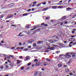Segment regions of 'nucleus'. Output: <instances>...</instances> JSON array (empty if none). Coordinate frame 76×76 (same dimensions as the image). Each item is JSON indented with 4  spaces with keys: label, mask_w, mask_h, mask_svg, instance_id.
<instances>
[{
    "label": "nucleus",
    "mask_w": 76,
    "mask_h": 76,
    "mask_svg": "<svg viewBox=\"0 0 76 76\" xmlns=\"http://www.w3.org/2000/svg\"><path fill=\"white\" fill-rule=\"evenodd\" d=\"M58 37L59 38H61V36L60 34H58Z\"/></svg>",
    "instance_id": "28"
},
{
    "label": "nucleus",
    "mask_w": 76,
    "mask_h": 76,
    "mask_svg": "<svg viewBox=\"0 0 76 76\" xmlns=\"http://www.w3.org/2000/svg\"><path fill=\"white\" fill-rule=\"evenodd\" d=\"M10 57H12V58H13V57H14V56L13 55H10Z\"/></svg>",
    "instance_id": "33"
},
{
    "label": "nucleus",
    "mask_w": 76,
    "mask_h": 76,
    "mask_svg": "<svg viewBox=\"0 0 76 76\" xmlns=\"http://www.w3.org/2000/svg\"><path fill=\"white\" fill-rule=\"evenodd\" d=\"M67 65H64V68H66V67H67Z\"/></svg>",
    "instance_id": "29"
},
{
    "label": "nucleus",
    "mask_w": 76,
    "mask_h": 76,
    "mask_svg": "<svg viewBox=\"0 0 76 76\" xmlns=\"http://www.w3.org/2000/svg\"><path fill=\"white\" fill-rule=\"evenodd\" d=\"M49 42L52 44L53 43H54V42H56V40H50L48 41Z\"/></svg>",
    "instance_id": "2"
},
{
    "label": "nucleus",
    "mask_w": 76,
    "mask_h": 76,
    "mask_svg": "<svg viewBox=\"0 0 76 76\" xmlns=\"http://www.w3.org/2000/svg\"><path fill=\"white\" fill-rule=\"evenodd\" d=\"M69 69H65V72H67V73H68L69 72Z\"/></svg>",
    "instance_id": "20"
},
{
    "label": "nucleus",
    "mask_w": 76,
    "mask_h": 76,
    "mask_svg": "<svg viewBox=\"0 0 76 76\" xmlns=\"http://www.w3.org/2000/svg\"><path fill=\"white\" fill-rule=\"evenodd\" d=\"M69 75H73V73H70Z\"/></svg>",
    "instance_id": "55"
},
{
    "label": "nucleus",
    "mask_w": 76,
    "mask_h": 76,
    "mask_svg": "<svg viewBox=\"0 0 76 76\" xmlns=\"http://www.w3.org/2000/svg\"><path fill=\"white\" fill-rule=\"evenodd\" d=\"M37 4V2H36V1L33 2V4Z\"/></svg>",
    "instance_id": "52"
},
{
    "label": "nucleus",
    "mask_w": 76,
    "mask_h": 76,
    "mask_svg": "<svg viewBox=\"0 0 76 76\" xmlns=\"http://www.w3.org/2000/svg\"><path fill=\"white\" fill-rule=\"evenodd\" d=\"M17 64H19L20 63V61H19V60H17Z\"/></svg>",
    "instance_id": "24"
},
{
    "label": "nucleus",
    "mask_w": 76,
    "mask_h": 76,
    "mask_svg": "<svg viewBox=\"0 0 76 76\" xmlns=\"http://www.w3.org/2000/svg\"><path fill=\"white\" fill-rule=\"evenodd\" d=\"M64 24V23H60V25H61V26L62 25H63Z\"/></svg>",
    "instance_id": "51"
},
{
    "label": "nucleus",
    "mask_w": 76,
    "mask_h": 76,
    "mask_svg": "<svg viewBox=\"0 0 76 76\" xmlns=\"http://www.w3.org/2000/svg\"><path fill=\"white\" fill-rule=\"evenodd\" d=\"M27 15H28V14H27V13H25V14H23V16H27Z\"/></svg>",
    "instance_id": "30"
},
{
    "label": "nucleus",
    "mask_w": 76,
    "mask_h": 76,
    "mask_svg": "<svg viewBox=\"0 0 76 76\" xmlns=\"http://www.w3.org/2000/svg\"><path fill=\"white\" fill-rule=\"evenodd\" d=\"M48 25L47 24H44V26H47Z\"/></svg>",
    "instance_id": "47"
},
{
    "label": "nucleus",
    "mask_w": 76,
    "mask_h": 76,
    "mask_svg": "<svg viewBox=\"0 0 76 76\" xmlns=\"http://www.w3.org/2000/svg\"><path fill=\"white\" fill-rule=\"evenodd\" d=\"M31 10L32 11H34V8H32L31 9Z\"/></svg>",
    "instance_id": "62"
},
{
    "label": "nucleus",
    "mask_w": 76,
    "mask_h": 76,
    "mask_svg": "<svg viewBox=\"0 0 76 76\" xmlns=\"http://www.w3.org/2000/svg\"><path fill=\"white\" fill-rule=\"evenodd\" d=\"M23 36H25V35L23 34L20 35V37H23Z\"/></svg>",
    "instance_id": "41"
},
{
    "label": "nucleus",
    "mask_w": 76,
    "mask_h": 76,
    "mask_svg": "<svg viewBox=\"0 0 76 76\" xmlns=\"http://www.w3.org/2000/svg\"><path fill=\"white\" fill-rule=\"evenodd\" d=\"M60 53V51H56V53L57 54H58V53Z\"/></svg>",
    "instance_id": "44"
},
{
    "label": "nucleus",
    "mask_w": 76,
    "mask_h": 76,
    "mask_svg": "<svg viewBox=\"0 0 76 76\" xmlns=\"http://www.w3.org/2000/svg\"><path fill=\"white\" fill-rule=\"evenodd\" d=\"M67 10H71V8H70L68 7V8H67Z\"/></svg>",
    "instance_id": "40"
},
{
    "label": "nucleus",
    "mask_w": 76,
    "mask_h": 76,
    "mask_svg": "<svg viewBox=\"0 0 76 76\" xmlns=\"http://www.w3.org/2000/svg\"><path fill=\"white\" fill-rule=\"evenodd\" d=\"M42 4H46V2H45V3L43 2Z\"/></svg>",
    "instance_id": "63"
},
{
    "label": "nucleus",
    "mask_w": 76,
    "mask_h": 76,
    "mask_svg": "<svg viewBox=\"0 0 76 76\" xmlns=\"http://www.w3.org/2000/svg\"><path fill=\"white\" fill-rule=\"evenodd\" d=\"M35 40H34V39H31L29 41V43H32V42H34Z\"/></svg>",
    "instance_id": "9"
},
{
    "label": "nucleus",
    "mask_w": 76,
    "mask_h": 76,
    "mask_svg": "<svg viewBox=\"0 0 76 76\" xmlns=\"http://www.w3.org/2000/svg\"><path fill=\"white\" fill-rule=\"evenodd\" d=\"M50 48V50H52L53 49V47H51Z\"/></svg>",
    "instance_id": "61"
},
{
    "label": "nucleus",
    "mask_w": 76,
    "mask_h": 76,
    "mask_svg": "<svg viewBox=\"0 0 76 76\" xmlns=\"http://www.w3.org/2000/svg\"><path fill=\"white\" fill-rule=\"evenodd\" d=\"M36 29H37V28L35 27V26L33 28H32L31 29V31H34V30H35Z\"/></svg>",
    "instance_id": "21"
},
{
    "label": "nucleus",
    "mask_w": 76,
    "mask_h": 76,
    "mask_svg": "<svg viewBox=\"0 0 76 76\" xmlns=\"http://www.w3.org/2000/svg\"><path fill=\"white\" fill-rule=\"evenodd\" d=\"M31 10V9H29L27 10L28 12H30Z\"/></svg>",
    "instance_id": "38"
},
{
    "label": "nucleus",
    "mask_w": 76,
    "mask_h": 76,
    "mask_svg": "<svg viewBox=\"0 0 76 76\" xmlns=\"http://www.w3.org/2000/svg\"><path fill=\"white\" fill-rule=\"evenodd\" d=\"M76 29H73V31H76Z\"/></svg>",
    "instance_id": "64"
},
{
    "label": "nucleus",
    "mask_w": 76,
    "mask_h": 76,
    "mask_svg": "<svg viewBox=\"0 0 76 76\" xmlns=\"http://www.w3.org/2000/svg\"><path fill=\"white\" fill-rule=\"evenodd\" d=\"M30 59V57L29 56H26L24 59L25 61H27V60H29Z\"/></svg>",
    "instance_id": "6"
},
{
    "label": "nucleus",
    "mask_w": 76,
    "mask_h": 76,
    "mask_svg": "<svg viewBox=\"0 0 76 76\" xmlns=\"http://www.w3.org/2000/svg\"><path fill=\"white\" fill-rule=\"evenodd\" d=\"M24 69V67L23 66L22 67H21V70H23Z\"/></svg>",
    "instance_id": "32"
},
{
    "label": "nucleus",
    "mask_w": 76,
    "mask_h": 76,
    "mask_svg": "<svg viewBox=\"0 0 76 76\" xmlns=\"http://www.w3.org/2000/svg\"><path fill=\"white\" fill-rule=\"evenodd\" d=\"M50 50H46L45 51V53H47Z\"/></svg>",
    "instance_id": "31"
},
{
    "label": "nucleus",
    "mask_w": 76,
    "mask_h": 76,
    "mask_svg": "<svg viewBox=\"0 0 76 76\" xmlns=\"http://www.w3.org/2000/svg\"><path fill=\"white\" fill-rule=\"evenodd\" d=\"M40 64H41V63L39 62H37L36 63V65L37 66H40Z\"/></svg>",
    "instance_id": "10"
},
{
    "label": "nucleus",
    "mask_w": 76,
    "mask_h": 76,
    "mask_svg": "<svg viewBox=\"0 0 76 76\" xmlns=\"http://www.w3.org/2000/svg\"><path fill=\"white\" fill-rule=\"evenodd\" d=\"M72 34H74V33H75V31H74L73 30L72 31Z\"/></svg>",
    "instance_id": "43"
},
{
    "label": "nucleus",
    "mask_w": 76,
    "mask_h": 76,
    "mask_svg": "<svg viewBox=\"0 0 76 76\" xmlns=\"http://www.w3.org/2000/svg\"><path fill=\"white\" fill-rule=\"evenodd\" d=\"M42 42L43 43V42L42 41V42L40 41H39L37 42V44H42Z\"/></svg>",
    "instance_id": "15"
},
{
    "label": "nucleus",
    "mask_w": 76,
    "mask_h": 76,
    "mask_svg": "<svg viewBox=\"0 0 76 76\" xmlns=\"http://www.w3.org/2000/svg\"><path fill=\"white\" fill-rule=\"evenodd\" d=\"M73 45H76V42H74L73 43Z\"/></svg>",
    "instance_id": "50"
},
{
    "label": "nucleus",
    "mask_w": 76,
    "mask_h": 76,
    "mask_svg": "<svg viewBox=\"0 0 76 76\" xmlns=\"http://www.w3.org/2000/svg\"><path fill=\"white\" fill-rule=\"evenodd\" d=\"M10 22V20H7L6 21V22L7 23V22Z\"/></svg>",
    "instance_id": "58"
},
{
    "label": "nucleus",
    "mask_w": 76,
    "mask_h": 76,
    "mask_svg": "<svg viewBox=\"0 0 76 76\" xmlns=\"http://www.w3.org/2000/svg\"><path fill=\"white\" fill-rule=\"evenodd\" d=\"M3 55L4 57H6V56H7V55H6L5 54H3Z\"/></svg>",
    "instance_id": "49"
},
{
    "label": "nucleus",
    "mask_w": 76,
    "mask_h": 76,
    "mask_svg": "<svg viewBox=\"0 0 76 76\" xmlns=\"http://www.w3.org/2000/svg\"><path fill=\"white\" fill-rule=\"evenodd\" d=\"M4 16V15H0V19H1L2 18H3Z\"/></svg>",
    "instance_id": "22"
},
{
    "label": "nucleus",
    "mask_w": 76,
    "mask_h": 76,
    "mask_svg": "<svg viewBox=\"0 0 76 76\" xmlns=\"http://www.w3.org/2000/svg\"><path fill=\"white\" fill-rule=\"evenodd\" d=\"M44 66H46V65H47V64H46L45 63H44L43 64Z\"/></svg>",
    "instance_id": "56"
},
{
    "label": "nucleus",
    "mask_w": 76,
    "mask_h": 76,
    "mask_svg": "<svg viewBox=\"0 0 76 76\" xmlns=\"http://www.w3.org/2000/svg\"><path fill=\"white\" fill-rule=\"evenodd\" d=\"M65 57H66V58H69V57H72V56L70 55H69V53L67 52L66 54L65 55H64Z\"/></svg>",
    "instance_id": "1"
},
{
    "label": "nucleus",
    "mask_w": 76,
    "mask_h": 76,
    "mask_svg": "<svg viewBox=\"0 0 76 76\" xmlns=\"http://www.w3.org/2000/svg\"><path fill=\"white\" fill-rule=\"evenodd\" d=\"M22 50H23V51H28V49L26 48V49H23Z\"/></svg>",
    "instance_id": "14"
},
{
    "label": "nucleus",
    "mask_w": 76,
    "mask_h": 76,
    "mask_svg": "<svg viewBox=\"0 0 76 76\" xmlns=\"http://www.w3.org/2000/svg\"><path fill=\"white\" fill-rule=\"evenodd\" d=\"M71 38H75V36H71Z\"/></svg>",
    "instance_id": "59"
},
{
    "label": "nucleus",
    "mask_w": 76,
    "mask_h": 76,
    "mask_svg": "<svg viewBox=\"0 0 76 76\" xmlns=\"http://www.w3.org/2000/svg\"><path fill=\"white\" fill-rule=\"evenodd\" d=\"M13 16V15H8L7 16L6 19H9V18H12Z\"/></svg>",
    "instance_id": "4"
},
{
    "label": "nucleus",
    "mask_w": 76,
    "mask_h": 76,
    "mask_svg": "<svg viewBox=\"0 0 76 76\" xmlns=\"http://www.w3.org/2000/svg\"><path fill=\"white\" fill-rule=\"evenodd\" d=\"M73 43V42H69V44H72Z\"/></svg>",
    "instance_id": "45"
},
{
    "label": "nucleus",
    "mask_w": 76,
    "mask_h": 76,
    "mask_svg": "<svg viewBox=\"0 0 76 76\" xmlns=\"http://www.w3.org/2000/svg\"><path fill=\"white\" fill-rule=\"evenodd\" d=\"M59 45H60V46H63L64 45V44H63L62 43H59L58 44Z\"/></svg>",
    "instance_id": "23"
},
{
    "label": "nucleus",
    "mask_w": 76,
    "mask_h": 76,
    "mask_svg": "<svg viewBox=\"0 0 76 76\" xmlns=\"http://www.w3.org/2000/svg\"><path fill=\"white\" fill-rule=\"evenodd\" d=\"M19 45H22V43H21V42H20L19 43Z\"/></svg>",
    "instance_id": "54"
},
{
    "label": "nucleus",
    "mask_w": 76,
    "mask_h": 76,
    "mask_svg": "<svg viewBox=\"0 0 76 76\" xmlns=\"http://www.w3.org/2000/svg\"><path fill=\"white\" fill-rule=\"evenodd\" d=\"M8 6H10V7H12V6H15V4L14 3H11L8 4Z\"/></svg>",
    "instance_id": "8"
},
{
    "label": "nucleus",
    "mask_w": 76,
    "mask_h": 76,
    "mask_svg": "<svg viewBox=\"0 0 76 76\" xmlns=\"http://www.w3.org/2000/svg\"><path fill=\"white\" fill-rule=\"evenodd\" d=\"M18 58H23V57H22V56H20L18 57Z\"/></svg>",
    "instance_id": "37"
},
{
    "label": "nucleus",
    "mask_w": 76,
    "mask_h": 76,
    "mask_svg": "<svg viewBox=\"0 0 76 76\" xmlns=\"http://www.w3.org/2000/svg\"><path fill=\"white\" fill-rule=\"evenodd\" d=\"M70 54H71V55H72V57H75V56H76V53H73V52H71L69 53Z\"/></svg>",
    "instance_id": "5"
},
{
    "label": "nucleus",
    "mask_w": 76,
    "mask_h": 76,
    "mask_svg": "<svg viewBox=\"0 0 76 76\" xmlns=\"http://www.w3.org/2000/svg\"><path fill=\"white\" fill-rule=\"evenodd\" d=\"M57 7V6H52V9H56Z\"/></svg>",
    "instance_id": "19"
},
{
    "label": "nucleus",
    "mask_w": 76,
    "mask_h": 76,
    "mask_svg": "<svg viewBox=\"0 0 76 76\" xmlns=\"http://www.w3.org/2000/svg\"><path fill=\"white\" fill-rule=\"evenodd\" d=\"M11 49H15V48L14 47H12L11 48Z\"/></svg>",
    "instance_id": "57"
},
{
    "label": "nucleus",
    "mask_w": 76,
    "mask_h": 76,
    "mask_svg": "<svg viewBox=\"0 0 76 76\" xmlns=\"http://www.w3.org/2000/svg\"><path fill=\"white\" fill-rule=\"evenodd\" d=\"M26 27L27 28H29V26L28 25H26Z\"/></svg>",
    "instance_id": "25"
},
{
    "label": "nucleus",
    "mask_w": 76,
    "mask_h": 76,
    "mask_svg": "<svg viewBox=\"0 0 76 76\" xmlns=\"http://www.w3.org/2000/svg\"><path fill=\"white\" fill-rule=\"evenodd\" d=\"M59 56L60 57V60H63V59L64 58V57H65L64 55H63L62 54L59 55Z\"/></svg>",
    "instance_id": "3"
},
{
    "label": "nucleus",
    "mask_w": 76,
    "mask_h": 76,
    "mask_svg": "<svg viewBox=\"0 0 76 76\" xmlns=\"http://www.w3.org/2000/svg\"><path fill=\"white\" fill-rule=\"evenodd\" d=\"M31 64V63H29L27 64V66H30Z\"/></svg>",
    "instance_id": "42"
},
{
    "label": "nucleus",
    "mask_w": 76,
    "mask_h": 76,
    "mask_svg": "<svg viewBox=\"0 0 76 76\" xmlns=\"http://www.w3.org/2000/svg\"><path fill=\"white\" fill-rule=\"evenodd\" d=\"M19 25V24L17 25L12 24L11 26H12V27H13V26H18Z\"/></svg>",
    "instance_id": "18"
},
{
    "label": "nucleus",
    "mask_w": 76,
    "mask_h": 76,
    "mask_svg": "<svg viewBox=\"0 0 76 76\" xmlns=\"http://www.w3.org/2000/svg\"><path fill=\"white\" fill-rule=\"evenodd\" d=\"M35 27L37 28H37H41V26H40V24L39 25H38L37 26H35Z\"/></svg>",
    "instance_id": "13"
},
{
    "label": "nucleus",
    "mask_w": 76,
    "mask_h": 76,
    "mask_svg": "<svg viewBox=\"0 0 76 76\" xmlns=\"http://www.w3.org/2000/svg\"><path fill=\"white\" fill-rule=\"evenodd\" d=\"M48 8H44L43 9V11H45V10H48Z\"/></svg>",
    "instance_id": "17"
},
{
    "label": "nucleus",
    "mask_w": 76,
    "mask_h": 76,
    "mask_svg": "<svg viewBox=\"0 0 76 76\" xmlns=\"http://www.w3.org/2000/svg\"><path fill=\"white\" fill-rule=\"evenodd\" d=\"M58 66L59 67H61L62 66V65L61 64H58Z\"/></svg>",
    "instance_id": "16"
},
{
    "label": "nucleus",
    "mask_w": 76,
    "mask_h": 76,
    "mask_svg": "<svg viewBox=\"0 0 76 76\" xmlns=\"http://www.w3.org/2000/svg\"><path fill=\"white\" fill-rule=\"evenodd\" d=\"M55 38H56V39H59V38H59V37L58 38V37H57V36Z\"/></svg>",
    "instance_id": "53"
},
{
    "label": "nucleus",
    "mask_w": 76,
    "mask_h": 76,
    "mask_svg": "<svg viewBox=\"0 0 76 76\" xmlns=\"http://www.w3.org/2000/svg\"><path fill=\"white\" fill-rule=\"evenodd\" d=\"M40 6H41V4H38V5H37V7H39Z\"/></svg>",
    "instance_id": "46"
},
{
    "label": "nucleus",
    "mask_w": 76,
    "mask_h": 76,
    "mask_svg": "<svg viewBox=\"0 0 76 76\" xmlns=\"http://www.w3.org/2000/svg\"><path fill=\"white\" fill-rule=\"evenodd\" d=\"M34 62H36V61H38V59H36L34 60Z\"/></svg>",
    "instance_id": "34"
},
{
    "label": "nucleus",
    "mask_w": 76,
    "mask_h": 76,
    "mask_svg": "<svg viewBox=\"0 0 76 76\" xmlns=\"http://www.w3.org/2000/svg\"><path fill=\"white\" fill-rule=\"evenodd\" d=\"M58 9H63V6H57Z\"/></svg>",
    "instance_id": "12"
},
{
    "label": "nucleus",
    "mask_w": 76,
    "mask_h": 76,
    "mask_svg": "<svg viewBox=\"0 0 76 76\" xmlns=\"http://www.w3.org/2000/svg\"><path fill=\"white\" fill-rule=\"evenodd\" d=\"M36 45H37V44H36V43H34L33 44V46L34 47H36Z\"/></svg>",
    "instance_id": "35"
},
{
    "label": "nucleus",
    "mask_w": 76,
    "mask_h": 76,
    "mask_svg": "<svg viewBox=\"0 0 76 76\" xmlns=\"http://www.w3.org/2000/svg\"><path fill=\"white\" fill-rule=\"evenodd\" d=\"M28 48H31V46H29L28 47Z\"/></svg>",
    "instance_id": "60"
},
{
    "label": "nucleus",
    "mask_w": 76,
    "mask_h": 76,
    "mask_svg": "<svg viewBox=\"0 0 76 76\" xmlns=\"http://www.w3.org/2000/svg\"><path fill=\"white\" fill-rule=\"evenodd\" d=\"M46 61H51V60L50 59H49V58H47L46 59Z\"/></svg>",
    "instance_id": "26"
},
{
    "label": "nucleus",
    "mask_w": 76,
    "mask_h": 76,
    "mask_svg": "<svg viewBox=\"0 0 76 76\" xmlns=\"http://www.w3.org/2000/svg\"><path fill=\"white\" fill-rule=\"evenodd\" d=\"M69 41H75V39L73 38H70L69 39Z\"/></svg>",
    "instance_id": "7"
},
{
    "label": "nucleus",
    "mask_w": 76,
    "mask_h": 76,
    "mask_svg": "<svg viewBox=\"0 0 76 76\" xmlns=\"http://www.w3.org/2000/svg\"><path fill=\"white\" fill-rule=\"evenodd\" d=\"M45 19L47 20H48V19H49V17H46Z\"/></svg>",
    "instance_id": "39"
},
{
    "label": "nucleus",
    "mask_w": 76,
    "mask_h": 76,
    "mask_svg": "<svg viewBox=\"0 0 76 76\" xmlns=\"http://www.w3.org/2000/svg\"><path fill=\"white\" fill-rule=\"evenodd\" d=\"M66 19V16H64L63 17L61 18V20H64Z\"/></svg>",
    "instance_id": "11"
},
{
    "label": "nucleus",
    "mask_w": 76,
    "mask_h": 76,
    "mask_svg": "<svg viewBox=\"0 0 76 76\" xmlns=\"http://www.w3.org/2000/svg\"><path fill=\"white\" fill-rule=\"evenodd\" d=\"M37 74H38V72H35L34 73L35 76H37Z\"/></svg>",
    "instance_id": "27"
},
{
    "label": "nucleus",
    "mask_w": 76,
    "mask_h": 76,
    "mask_svg": "<svg viewBox=\"0 0 76 76\" xmlns=\"http://www.w3.org/2000/svg\"><path fill=\"white\" fill-rule=\"evenodd\" d=\"M1 69H4V67L3 66H2L1 67Z\"/></svg>",
    "instance_id": "48"
},
{
    "label": "nucleus",
    "mask_w": 76,
    "mask_h": 76,
    "mask_svg": "<svg viewBox=\"0 0 76 76\" xmlns=\"http://www.w3.org/2000/svg\"><path fill=\"white\" fill-rule=\"evenodd\" d=\"M10 66H12V67H14V66L15 65H14V64H11Z\"/></svg>",
    "instance_id": "36"
}]
</instances>
